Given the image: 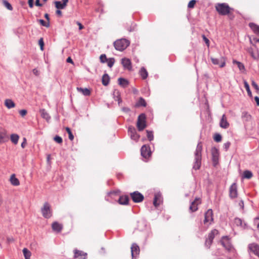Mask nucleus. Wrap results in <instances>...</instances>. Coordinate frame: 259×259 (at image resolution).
<instances>
[{"label":"nucleus","mask_w":259,"mask_h":259,"mask_svg":"<svg viewBox=\"0 0 259 259\" xmlns=\"http://www.w3.org/2000/svg\"><path fill=\"white\" fill-rule=\"evenodd\" d=\"M212 63L214 65H219L220 67L223 68L226 65V58L224 57H221L220 58H211Z\"/></svg>","instance_id":"nucleus-8"},{"label":"nucleus","mask_w":259,"mask_h":259,"mask_svg":"<svg viewBox=\"0 0 259 259\" xmlns=\"http://www.w3.org/2000/svg\"><path fill=\"white\" fill-rule=\"evenodd\" d=\"M23 253L25 258H30L31 255V252L26 248L23 249Z\"/></svg>","instance_id":"nucleus-37"},{"label":"nucleus","mask_w":259,"mask_h":259,"mask_svg":"<svg viewBox=\"0 0 259 259\" xmlns=\"http://www.w3.org/2000/svg\"><path fill=\"white\" fill-rule=\"evenodd\" d=\"M252 173L249 170H246L243 172V178L250 179L252 177Z\"/></svg>","instance_id":"nucleus-36"},{"label":"nucleus","mask_w":259,"mask_h":259,"mask_svg":"<svg viewBox=\"0 0 259 259\" xmlns=\"http://www.w3.org/2000/svg\"><path fill=\"white\" fill-rule=\"evenodd\" d=\"M219 234V232L216 229L212 230L210 233H209L208 235V237L206 239L205 242V246L207 247L208 248H209L210 247L213 239H214V237L217 235Z\"/></svg>","instance_id":"nucleus-6"},{"label":"nucleus","mask_w":259,"mask_h":259,"mask_svg":"<svg viewBox=\"0 0 259 259\" xmlns=\"http://www.w3.org/2000/svg\"><path fill=\"white\" fill-rule=\"evenodd\" d=\"M8 139L9 137L6 130L3 127H0V144L8 141Z\"/></svg>","instance_id":"nucleus-15"},{"label":"nucleus","mask_w":259,"mask_h":259,"mask_svg":"<svg viewBox=\"0 0 259 259\" xmlns=\"http://www.w3.org/2000/svg\"><path fill=\"white\" fill-rule=\"evenodd\" d=\"M231 143L229 142H226L223 145V148L225 150V151H227L230 146Z\"/></svg>","instance_id":"nucleus-55"},{"label":"nucleus","mask_w":259,"mask_h":259,"mask_svg":"<svg viewBox=\"0 0 259 259\" xmlns=\"http://www.w3.org/2000/svg\"><path fill=\"white\" fill-rule=\"evenodd\" d=\"M202 37L203 40L204 41V42H205L206 45H207V46L208 47L209 46V39L204 35H202Z\"/></svg>","instance_id":"nucleus-53"},{"label":"nucleus","mask_w":259,"mask_h":259,"mask_svg":"<svg viewBox=\"0 0 259 259\" xmlns=\"http://www.w3.org/2000/svg\"><path fill=\"white\" fill-rule=\"evenodd\" d=\"M45 17L47 20V22H49L50 23V18H49V15L48 14L46 13L45 14Z\"/></svg>","instance_id":"nucleus-62"},{"label":"nucleus","mask_w":259,"mask_h":259,"mask_svg":"<svg viewBox=\"0 0 259 259\" xmlns=\"http://www.w3.org/2000/svg\"><path fill=\"white\" fill-rule=\"evenodd\" d=\"M118 81L119 84L123 88L126 87L128 84V81L124 78H119Z\"/></svg>","instance_id":"nucleus-33"},{"label":"nucleus","mask_w":259,"mask_h":259,"mask_svg":"<svg viewBox=\"0 0 259 259\" xmlns=\"http://www.w3.org/2000/svg\"><path fill=\"white\" fill-rule=\"evenodd\" d=\"M39 112L41 114V116L43 118L45 119L48 121H49L51 117H50L49 114L47 113V112L46 111L45 109H41L40 110Z\"/></svg>","instance_id":"nucleus-27"},{"label":"nucleus","mask_w":259,"mask_h":259,"mask_svg":"<svg viewBox=\"0 0 259 259\" xmlns=\"http://www.w3.org/2000/svg\"><path fill=\"white\" fill-rule=\"evenodd\" d=\"M212 159L213 162L216 164L219 160V153L216 148H213L211 149Z\"/></svg>","instance_id":"nucleus-22"},{"label":"nucleus","mask_w":259,"mask_h":259,"mask_svg":"<svg viewBox=\"0 0 259 259\" xmlns=\"http://www.w3.org/2000/svg\"><path fill=\"white\" fill-rule=\"evenodd\" d=\"M32 72L35 76H38L39 74V72L36 68L33 69L32 70Z\"/></svg>","instance_id":"nucleus-58"},{"label":"nucleus","mask_w":259,"mask_h":259,"mask_svg":"<svg viewBox=\"0 0 259 259\" xmlns=\"http://www.w3.org/2000/svg\"><path fill=\"white\" fill-rule=\"evenodd\" d=\"M220 126L221 127L224 129L228 128L230 126V124L227 120V118L225 114H223L222 116L220 122Z\"/></svg>","instance_id":"nucleus-17"},{"label":"nucleus","mask_w":259,"mask_h":259,"mask_svg":"<svg viewBox=\"0 0 259 259\" xmlns=\"http://www.w3.org/2000/svg\"><path fill=\"white\" fill-rule=\"evenodd\" d=\"M140 74L143 79H145L148 76V72L144 67H142L141 68Z\"/></svg>","instance_id":"nucleus-34"},{"label":"nucleus","mask_w":259,"mask_h":259,"mask_svg":"<svg viewBox=\"0 0 259 259\" xmlns=\"http://www.w3.org/2000/svg\"><path fill=\"white\" fill-rule=\"evenodd\" d=\"M56 14L57 15L61 16L62 15V12L60 10V9H58L56 11Z\"/></svg>","instance_id":"nucleus-64"},{"label":"nucleus","mask_w":259,"mask_h":259,"mask_svg":"<svg viewBox=\"0 0 259 259\" xmlns=\"http://www.w3.org/2000/svg\"><path fill=\"white\" fill-rule=\"evenodd\" d=\"M254 100L257 106H259V98L257 96L254 97Z\"/></svg>","instance_id":"nucleus-63"},{"label":"nucleus","mask_w":259,"mask_h":259,"mask_svg":"<svg viewBox=\"0 0 259 259\" xmlns=\"http://www.w3.org/2000/svg\"><path fill=\"white\" fill-rule=\"evenodd\" d=\"M242 117L245 118L246 120H248L251 118V115L246 112L242 113Z\"/></svg>","instance_id":"nucleus-45"},{"label":"nucleus","mask_w":259,"mask_h":259,"mask_svg":"<svg viewBox=\"0 0 259 259\" xmlns=\"http://www.w3.org/2000/svg\"><path fill=\"white\" fill-rule=\"evenodd\" d=\"M77 90L78 92L81 93L84 96H90L91 94V91L89 89L87 88H77Z\"/></svg>","instance_id":"nucleus-29"},{"label":"nucleus","mask_w":259,"mask_h":259,"mask_svg":"<svg viewBox=\"0 0 259 259\" xmlns=\"http://www.w3.org/2000/svg\"><path fill=\"white\" fill-rule=\"evenodd\" d=\"M130 45V41L124 38H121L116 40L114 42V46L116 50L122 51L125 50Z\"/></svg>","instance_id":"nucleus-3"},{"label":"nucleus","mask_w":259,"mask_h":259,"mask_svg":"<svg viewBox=\"0 0 259 259\" xmlns=\"http://www.w3.org/2000/svg\"><path fill=\"white\" fill-rule=\"evenodd\" d=\"M10 181L11 184L15 186H17L20 185V182L19 180L16 177L15 174H13L11 176Z\"/></svg>","instance_id":"nucleus-25"},{"label":"nucleus","mask_w":259,"mask_h":259,"mask_svg":"<svg viewBox=\"0 0 259 259\" xmlns=\"http://www.w3.org/2000/svg\"><path fill=\"white\" fill-rule=\"evenodd\" d=\"M110 80V78L109 75L107 74H105L103 75L102 78V84L106 86L109 84Z\"/></svg>","instance_id":"nucleus-30"},{"label":"nucleus","mask_w":259,"mask_h":259,"mask_svg":"<svg viewBox=\"0 0 259 259\" xmlns=\"http://www.w3.org/2000/svg\"><path fill=\"white\" fill-rule=\"evenodd\" d=\"M213 212L211 209L207 210L205 213L204 220L203 221L204 224L210 225L213 222Z\"/></svg>","instance_id":"nucleus-10"},{"label":"nucleus","mask_w":259,"mask_h":259,"mask_svg":"<svg viewBox=\"0 0 259 259\" xmlns=\"http://www.w3.org/2000/svg\"><path fill=\"white\" fill-rule=\"evenodd\" d=\"M38 44L40 46V50L41 51L44 50V42L43 38H40L38 40Z\"/></svg>","instance_id":"nucleus-51"},{"label":"nucleus","mask_w":259,"mask_h":259,"mask_svg":"<svg viewBox=\"0 0 259 259\" xmlns=\"http://www.w3.org/2000/svg\"><path fill=\"white\" fill-rule=\"evenodd\" d=\"M251 85L255 89L256 92L259 93V87L254 80H252Z\"/></svg>","instance_id":"nucleus-49"},{"label":"nucleus","mask_w":259,"mask_h":259,"mask_svg":"<svg viewBox=\"0 0 259 259\" xmlns=\"http://www.w3.org/2000/svg\"><path fill=\"white\" fill-rule=\"evenodd\" d=\"M5 105L8 108H12L15 107V103L11 99H6L5 101Z\"/></svg>","instance_id":"nucleus-28"},{"label":"nucleus","mask_w":259,"mask_h":259,"mask_svg":"<svg viewBox=\"0 0 259 259\" xmlns=\"http://www.w3.org/2000/svg\"><path fill=\"white\" fill-rule=\"evenodd\" d=\"M108 59L105 54H102L100 57V61L103 63L106 62Z\"/></svg>","instance_id":"nucleus-47"},{"label":"nucleus","mask_w":259,"mask_h":259,"mask_svg":"<svg viewBox=\"0 0 259 259\" xmlns=\"http://www.w3.org/2000/svg\"><path fill=\"white\" fill-rule=\"evenodd\" d=\"M249 26L255 33L259 34V26L253 23H249Z\"/></svg>","instance_id":"nucleus-32"},{"label":"nucleus","mask_w":259,"mask_h":259,"mask_svg":"<svg viewBox=\"0 0 259 259\" xmlns=\"http://www.w3.org/2000/svg\"><path fill=\"white\" fill-rule=\"evenodd\" d=\"M66 61L68 63H72V64H73V60L71 58V57H68L67 60H66Z\"/></svg>","instance_id":"nucleus-61"},{"label":"nucleus","mask_w":259,"mask_h":259,"mask_svg":"<svg viewBox=\"0 0 259 259\" xmlns=\"http://www.w3.org/2000/svg\"><path fill=\"white\" fill-rule=\"evenodd\" d=\"M249 253H252L259 258V245L255 243H252L248 245Z\"/></svg>","instance_id":"nucleus-7"},{"label":"nucleus","mask_w":259,"mask_h":259,"mask_svg":"<svg viewBox=\"0 0 259 259\" xmlns=\"http://www.w3.org/2000/svg\"><path fill=\"white\" fill-rule=\"evenodd\" d=\"M27 144V141L25 138H23V142L21 144V147L22 148H24Z\"/></svg>","instance_id":"nucleus-57"},{"label":"nucleus","mask_w":259,"mask_h":259,"mask_svg":"<svg viewBox=\"0 0 259 259\" xmlns=\"http://www.w3.org/2000/svg\"><path fill=\"white\" fill-rule=\"evenodd\" d=\"M3 4L4 6L9 10H12L13 7L7 1H3Z\"/></svg>","instance_id":"nucleus-42"},{"label":"nucleus","mask_w":259,"mask_h":259,"mask_svg":"<svg viewBox=\"0 0 259 259\" xmlns=\"http://www.w3.org/2000/svg\"><path fill=\"white\" fill-rule=\"evenodd\" d=\"M27 113V110H25V109L21 110L19 111V113L22 117H24V116H25L26 115Z\"/></svg>","instance_id":"nucleus-56"},{"label":"nucleus","mask_w":259,"mask_h":259,"mask_svg":"<svg viewBox=\"0 0 259 259\" xmlns=\"http://www.w3.org/2000/svg\"><path fill=\"white\" fill-rule=\"evenodd\" d=\"M147 136L149 141H152L153 140L154 136L153 133L151 131H147Z\"/></svg>","instance_id":"nucleus-46"},{"label":"nucleus","mask_w":259,"mask_h":259,"mask_svg":"<svg viewBox=\"0 0 259 259\" xmlns=\"http://www.w3.org/2000/svg\"><path fill=\"white\" fill-rule=\"evenodd\" d=\"M68 0H62V3L60 1L54 2L55 7L57 9H64L67 6Z\"/></svg>","instance_id":"nucleus-21"},{"label":"nucleus","mask_w":259,"mask_h":259,"mask_svg":"<svg viewBox=\"0 0 259 259\" xmlns=\"http://www.w3.org/2000/svg\"><path fill=\"white\" fill-rule=\"evenodd\" d=\"M202 150V144L201 142H199L197 144L195 152V162L193 165V168L195 169H198L201 166Z\"/></svg>","instance_id":"nucleus-2"},{"label":"nucleus","mask_w":259,"mask_h":259,"mask_svg":"<svg viewBox=\"0 0 259 259\" xmlns=\"http://www.w3.org/2000/svg\"><path fill=\"white\" fill-rule=\"evenodd\" d=\"M129 198L127 195H122L120 196L118 202L121 205H126L128 204Z\"/></svg>","instance_id":"nucleus-24"},{"label":"nucleus","mask_w":259,"mask_h":259,"mask_svg":"<svg viewBox=\"0 0 259 259\" xmlns=\"http://www.w3.org/2000/svg\"><path fill=\"white\" fill-rule=\"evenodd\" d=\"M35 5L37 7H42V4L40 3V0H35Z\"/></svg>","instance_id":"nucleus-60"},{"label":"nucleus","mask_w":259,"mask_h":259,"mask_svg":"<svg viewBox=\"0 0 259 259\" xmlns=\"http://www.w3.org/2000/svg\"><path fill=\"white\" fill-rule=\"evenodd\" d=\"M10 139L13 144L16 145L18 143V140L19 139V136L17 134H13L10 136Z\"/></svg>","instance_id":"nucleus-31"},{"label":"nucleus","mask_w":259,"mask_h":259,"mask_svg":"<svg viewBox=\"0 0 259 259\" xmlns=\"http://www.w3.org/2000/svg\"><path fill=\"white\" fill-rule=\"evenodd\" d=\"M128 133L131 139L137 141L140 138L139 135L137 134L135 128L133 126H130L128 130Z\"/></svg>","instance_id":"nucleus-13"},{"label":"nucleus","mask_w":259,"mask_h":259,"mask_svg":"<svg viewBox=\"0 0 259 259\" xmlns=\"http://www.w3.org/2000/svg\"><path fill=\"white\" fill-rule=\"evenodd\" d=\"M41 211L42 216L47 219L51 218L52 215L51 205L48 202H45L44 204L43 207L41 208Z\"/></svg>","instance_id":"nucleus-5"},{"label":"nucleus","mask_w":259,"mask_h":259,"mask_svg":"<svg viewBox=\"0 0 259 259\" xmlns=\"http://www.w3.org/2000/svg\"><path fill=\"white\" fill-rule=\"evenodd\" d=\"M130 195L133 201L136 203L141 202L144 199V196L138 191L131 193Z\"/></svg>","instance_id":"nucleus-9"},{"label":"nucleus","mask_w":259,"mask_h":259,"mask_svg":"<svg viewBox=\"0 0 259 259\" xmlns=\"http://www.w3.org/2000/svg\"><path fill=\"white\" fill-rule=\"evenodd\" d=\"M201 202V199L199 198H196L195 200L191 203L190 206V210L192 212L196 211L198 209V205Z\"/></svg>","instance_id":"nucleus-16"},{"label":"nucleus","mask_w":259,"mask_h":259,"mask_svg":"<svg viewBox=\"0 0 259 259\" xmlns=\"http://www.w3.org/2000/svg\"><path fill=\"white\" fill-rule=\"evenodd\" d=\"M28 5H29V7L30 8H32L33 7V0H28Z\"/></svg>","instance_id":"nucleus-59"},{"label":"nucleus","mask_w":259,"mask_h":259,"mask_svg":"<svg viewBox=\"0 0 259 259\" xmlns=\"http://www.w3.org/2000/svg\"><path fill=\"white\" fill-rule=\"evenodd\" d=\"M146 106V102L145 100L143 98H140L138 101V102L136 103V107L143 106L145 107Z\"/></svg>","instance_id":"nucleus-35"},{"label":"nucleus","mask_w":259,"mask_h":259,"mask_svg":"<svg viewBox=\"0 0 259 259\" xmlns=\"http://www.w3.org/2000/svg\"><path fill=\"white\" fill-rule=\"evenodd\" d=\"M139 252L140 248L139 246L135 243H133L131 246V253L133 258L136 259Z\"/></svg>","instance_id":"nucleus-18"},{"label":"nucleus","mask_w":259,"mask_h":259,"mask_svg":"<svg viewBox=\"0 0 259 259\" xmlns=\"http://www.w3.org/2000/svg\"><path fill=\"white\" fill-rule=\"evenodd\" d=\"M74 257L75 258H79L81 259H85L87 256V253L84 252L82 251L77 250V249H75L74 250Z\"/></svg>","instance_id":"nucleus-19"},{"label":"nucleus","mask_w":259,"mask_h":259,"mask_svg":"<svg viewBox=\"0 0 259 259\" xmlns=\"http://www.w3.org/2000/svg\"><path fill=\"white\" fill-rule=\"evenodd\" d=\"M65 130L66 131V132H67V133L69 135V139L71 140V141H72L73 139H74V136L71 131V130L70 129V128L68 127H66L65 128Z\"/></svg>","instance_id":"nucleus-41"},{"label":"nucleus","mask_w":259,"mask_h":259,"mask_svg":"<svg viewBox=\"0 0 259 259\" xmlns=\"http://www.w3.org/2000/svg\"><path fill=\"white\" fill-rule=\"evenodd\" d=\"M196 1L195 0H191L189 2L188 5V7L189 8H193L194 7V6L196 4Z\"/></svg>","instance_id":"nucleus-50"},{"label":"nucleus","mask_w":259,"mask_h":259,"mask_svg":"<svg viewBox=\"0 0 259 259\" xmlns=\"http://www.w3.org/2000/svg\"><path fill=\"white\" fill-rule=\"evenodd\" d=\"M106 62L107 63L108 66L111 68L114 64L115 59L113 58H109Z\"/></svg>","instance_id":"nucleus-40"},{"label":"nucleus","mask_w":259,"mask_h":259,"mask_svg":"<svg viewBox=\"0 0 259 259\" xmlns=\"http://www.w3.org/2000/svg\"><path fill=\"white\" fill-rule=\"evenodd\" d=\"M141 155L145 158H149L151 154L149 146L143 145L141 149Z\"/></svg>","instance_id":"nucleus-12"},{"label":"nucleus","mask_w":259,"mask_h":259,"mask_svg":"<svg viewBox=\"0 0 259 259\" xmlns=\"http://www.w3.org/2000/svg\"><path fill=\"white\" fill-rule=\"evenodd\" d=\"M52 227L54 231L60 232L62 229V225L57 222H54L52 224Z\"/></svg>","instance_id":"nucleus-26"},{"label":"nucleus","mask_w":259,"mask_h":259,"mask_svg":"<svg viewBox=\"0 0 259 259\" xmlns=\"http://www.w3.org/2000/svg\"><path fill=\"white\" fill-rule=\"evenodd\" d=\"M237 187L236 183H234L229 188V196L231 198L234 199L237 197Z\"/></svg>","instance_id":"nucleus-11"},{"label":"nucleus","mask_w":259,"mask_h":259,"mask_svg":"<svg viewBox=\"0 0 259 259\" xmlns=\"http://www.w3.org/2000/svg\"><path fill=\"white\" fill-rule=\"evenodd\" d=\"M222 245L228 251H231L232 246L229 239L227 237H223L221 241Z\"/></svg>","instance_id":"nucleus-14"},{"label":"nucleus","mask_w":259,"mask_h":259,"mask_svg":"<svg viewBox=\"0 0 259 259\" xmlns=\"http://www.w3.org/2000/svg\"><path fill=\"white\" fill-rule=\"evenodd\" d=\"M137 127L139 131H143L146 127V115L141 114L138 118Z\"/></svg>","instance_id":"nucleus-4"},{"label":"nucleus","mask_w":259,"mask_h":259,"mask_svg":"<svg viewBox=\"0 0 259 259\" xmlns=\"http://www.w3.org/2000/svg\"><path fill=\"white\" fill-rule=\"evenodd\" d=\"M214 140L217 142H220L222 140V136L219 134H215L213 137Z\"/></svg>","instance_id":"nucleus-43"},{"label":"nucleus","mask_w":259,"mask_h":259,"mask_svg":"<svg viewBox=\"0 0 259 259\" xmlns=\"http://www.w3.org/2000/svg\"><path fill=\"white\" fill-rule=\"evenodd\" d=\"M254 225L256 226L257 230H259V218H255L254 220Z\"/></svg>","instance_id":"nucleus-54"},{"label":"nucleus","mask_w":259,"mask_h":259,"mask_svg":"<svg viewBox=\"0 0 259 259\" xmlns=\"http://www.w3.org/2000/svg\"><path fill=\"white\" fill-rule=\"evenodd\" d=\"M233 63L234 64L237 65L238 67L239 68V70L241 71L244 70L245 68L244 65L237 61L233 60Z\"/></svg>","instance_id":"nucleus-39"},{"label":"nucleus","mask_w":259,"mask_h":259,"mask_svg":"<svg viewBox=\"0 0 259 259\" xmlns=\"http://www.w3.org/2000/svg\"><path fill=\"white\" fill-rule=\"evenodd\" d=\"M162 202V197L160 193H156L154 195L153 205L155 207L158 206Z\"/></svg>","instance_id":"nucleus-20"},{"label":"nucleus","mask_w":259,"mask_h":259,"mask_svg":"<svg viewBox=\"0 0 259 259\" xmlns=\"http://www.w3.org/2000/svg\"><path fill=\"white\" fill-rule=\"evenodd\" d=\"M38 21L42 26L46 27H49L50 26V23L49 22H46L42 19H39Z\"/></svg>","instance_id":"nucleus-44"},{"label":"nucleus","mask_w":259,"mask_h":259,"mask_svg":"<svg viewBox=\"0 0 259 259\" xmlns=\"http://www.w3.org/2000/svg\"><path fill=\"white\" fill-rule=\"evenodd\" d=\"M121 63L124 68L128 70H131L132 69L131 61L129 59L126 58H123L121 60Z\"/></svg>","instance_id":"nucleus-23"},{"label":"nucleus","mask_w":259,"mask_h":259,"mask_svg":"<svg viewBox=\"0 0 259 259\" xmlns=\"http://www.w3.org/2000/svg\"><path fill=\"white\" fill-rule=\"evenodd\" d=\"M234 224L236 226H241L242 225V220L239 218H235L234 221Z\"/></svg>","instance_id":"nucleus-48"},{"label":"nucleus","mask_w":259,"mask_h":259,"mask_svg":"<svg viewBox=\"0 0 259 259\" xmlns=\"http://www.w3.org/2000/svg\"><path fill=\"white\" fill-rule=\"evenodd\" d=\"M54 140L59 144H61L63 142L62 138L58 136L55 137Z\"/></svg>","instance_id":"nucleus-52"},{"label":"nucleus","mask_w":259,"mask_h":259,"mask_svg":"<svg viewBox=\"0 0 259 259\" xmlns=\"http://www.w3.org/2000/svg\"><path fill=\"white\" fill-rule=\"evenodd\" d=\"M244 87L247 92L248 95L249 97H252V93L249 88V84L245 80L244 81Z\"/></svg>","instance_id":"nucleus-38"},{"label":"nucleus","mask_w":259,"mask_h":259,"mask_svg":"<svg viewBox=\"0 0 259 259\" xmlns=\"http://www.w3.org/2000/svg\"><path fill=\"white\" fill-rule=\"evenodd\" d=\"M215 8L218 13L221 15H229L234 11L226 3H218L215 6Z\"/></svg>","instance_id":"nucleus-1"}]
</instances>
